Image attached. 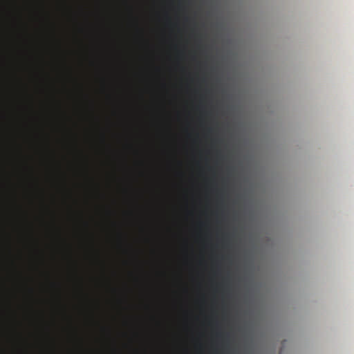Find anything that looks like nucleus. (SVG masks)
I'll return each mask as SVG.
<instances>
[{"label": "nucleus", "mask_w": 354, "mask_h": 354, "mask_svg": "<svg viewBox=\"0 0 354 354\" xmlns=\"http://www.w3.org/2000/svg\"><path fill=\"white\" fill-rule=\"evenodd\" d=\"M16 209L18 216H20V218H23V220H26V213L24 210L21 205L16 203Z\"/></svg>", "instance_id": "nucleus-1"}, {"label": "nucleus", "mask_w": 354, "mask_h": 354, "mask_svg": "<svg viewBox=\"0 0 354 354\" xmlns=\"http://www.w3.org/2000/svg\"><path fill=\"white\" fill-rule=\"evenodd\" d=\"M16 275L17 280L21 283L24 281V277L22 272L16 268Z\"/></svg>", "instance_id": "nucleus-2"}, {"label": "nucleus", "mask_w": 354, "mask_h": 354, "mask_svg": "<svg viewBox=\"0 0 354 354\" xmlns=\"http://www.w3.org/2000/svg\"><path fill=\"white\" fill-rule=\"evenodd\" d=\"M17 339L18 340H20V342H22V341L24 342V339L21 333L17 331Z\"/></svg>", "instance_id": "nucleus-3"}, {"label": "nucleus", "mask_w": 354, "mask_h": 354, "mask_svg": "<svg viewBox=\"0 0 354 354\" xmlns=\"http://www.w3.org/2000/svg\"><path fill=\"white\" fill-rule=\"evenodd\" d=\"M17 153L18 156L21 158L22 157V151H21V147L20 146H17Z\"/></svg>", "instance_id": "nucleus-4"}, {"label": "nucleus", "mask_w": 354, "mask_h": 354, "mask_svg": "<svg viewBox=\"0 0 354 354\" xmlns=\"http://www.w3.org/2000/svg\"><path fill=\"white\" fill-rule=\"evenodd\" d=\"M21 15H19V17H18V18H17V21H18V23H19L20 25H23V26H24V24H23V23H22V21H21Z\"/></svg>", "instance_id": "nucleus-5"}, {"label": "nucleus", "mask_w": 354, "mask_h": 354, "mask_svg": "<svg viewBox=\"0 0 354 354\" xmlns=\"http://www.w3.org/2000/svg\"><path fill=\"white\" fill-rule=\"evenodd\" d=\"M17 81H18V82H19L20 84H21V80L18 79V80H17Z\"/></svg>", "instance_id": "nucleus-6"}]
</instances>
